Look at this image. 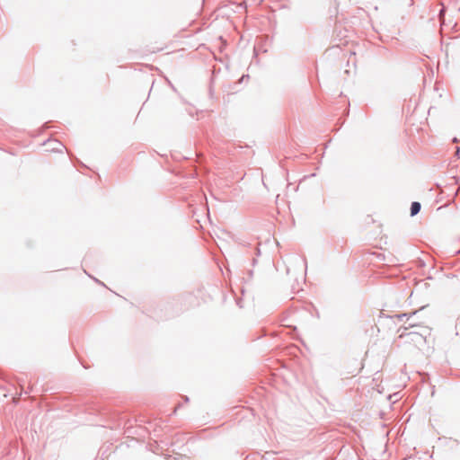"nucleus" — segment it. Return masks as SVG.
<instances>
[{
	"instance_id": "1",
	"label": "nucleus",
	"mask_w": 460,
	"mask_h": 460,
	"mask_svg": "<svg viewBox=\"0 0 460 460\" xmlns=\"http://www.w3.org/2000/svg\"><path fill=\"white\" fill-rule=\"evenodd\" d=\"M420 209V204L419 202H413L411 207V215L415 216Z\"/></svg>"
},
{
	"instance_id": "2",
	"label": "nucleus",
	"mask_w": 460,
	"mask_h": 460,
	"mask_svg": "<svg viewBox=\"0 0 460 460\" xmlns=\"http://www.w3.org/2000/svg\"><path fill=\"white\" fill-rule=\"evenodd\" d=\"M362 367H362V365L360 364V366L358 367V369H357L356 373H355V374H353L352 376H356V375H358V374L360 372V370L362 369Z\"/></svg>"
}]
</instances>
